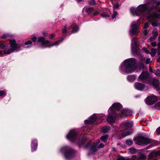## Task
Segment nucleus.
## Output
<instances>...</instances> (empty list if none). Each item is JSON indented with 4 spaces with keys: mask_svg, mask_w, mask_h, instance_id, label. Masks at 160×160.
<instances>
[{
    "mask_svg": "<svg viewBox=\"0 0 160 160\" xmlns=\"http://www.w3.org/2000/svg\"><path fill=\"white\" fill-rule=\"evenodd\" d=\"M135 63V60L134 58L127 59L124 61V65H122L121 66L120 70L122 72H132L136 68L134 66Z\"/></svg>",
    "mask_w": 160,
    "mask_h": 160,
    "instance_id": "1",
    "label": "nucleus"
},
{
    "mask_svg": "<svg viewBox=\"0 0 160 160\" xmlns=\"http://www.w3.org/2000/svg\"><path fill=\"white\" fill-rule=\"evenodd\" d=\"M148 9V6L146 4H144L138 6L136 8H131L130 11L133 15L139 16L141 12H144Z\"/></svg>",
    "mask_w": 160,
    "mask_h": 160,
    "instance_id": "2",
    "label": "nucleus"
},
{
    "mask_svg": "<svg viewBox=\"0 0 160 160\" xmlns=\"http://www.w3.org/2000/svg\"><path fill=\"white\" fill-rule=\"evenodd\" d=\"M9 42L11 48L8 50L4 51V54H9L15 51L18 50L21 47L20 46L18 45L16 43L15 40H10Z\"/></svg>",
    "mask_w": 160,
    "mask_h": 160,
    "instance_id": "3",
    "label": "nucleus"
},
{
    "mask_svg": "<svg viewBox=\"0 0 160 160\" xmlns=\"http://www.w3.org/2000/svg\"><path fill=\"white\" fill-rule=\"evenodd\" d=\"M140 22L139 20L137 21V22H133L132 24L131 29L130 31L131 35H137L139 32L138 28L140 24Z\"/></svg>",
    "mask_w": 160,
    "mask_h": 160,
    "instance_id": "4",
    "label": "nucleus"
},
{
    "mask_svg": "<svg viewBox=\"0 0 160 160\" xmlns=\"http://www.w3.org/2000/svg\"><path fill=\"white\" fill-rule=\"evenodd\" d=\"M136 143L138 145L148 144L150 142V140L143 137L138 136L135 139Z\"/></svg>",
    "mask_w": 160,
    "mask_h": 160,
    "instance_id": "5",
    "label": "nucleus"
},
{
    "mask_svg": "<svg viewBox=\"0 0 160 160\" xmlns=\"http://www.w3.org/2000/svg\"><path fill=\"white\" fill-rule=\"evenodd\" d=\"M62 150L63 151H66L64 155L65 158L67 159L71 158L72 156L73 153L74 152L73 150L67 146L62 148Z\"/></svg>",
    "mask_w": 160,
    "mask_h": 160,
    "instance_id": "6",
    "label": "nucleus"
},
{
    "mask_svg": "<svg viewBox=\"0 0 160 160\" xmlns=\"http://www.w3.org/2000/svg\"><path fill=\"white\" fill-rule=\"evenodd\" d=\"M99 141L100 140H98L97 141L95 142L90 147V150L91 152H95L97 150L98 148H101L104 147V144L102 143H101L98 147L97 146Z\"/></svg>",
    "mask_w": 160,
    "mask_h": 160,
    "instance_id": "7",
    "label": "nucleus"
},
{
    "mask_svg": "<svg viewBox=\"0 0 160 160\" xmlns=\"http://www.w3.org/2000/svg\"><path fill=\"white\" fill-rule=\"evenodd\" d=\"M122 108V105L119 103H116L113 104L112 106L109 108L108 112L110 113V111L113 112L117 110H118Z\"/></svg>",
    "mask_w": 160,
    "mask_h": 160,
    "instance_id": "8",
    "label": "nucleus"
},
{
    "mask_svg": "<svg viewBox=\"0 0 160 160\" xmlns=\"http://www.w3.org/2000/svg\"><path fill=\"white\" fill-rule=\"evenodd\" d=\"M110 113H109V115L107 118V121L109 123L111 124L114 122L115 118V112H113L110 111Z\"/></svg>",
    "mask_w": 160,
    "mask_h": 160,
    "instance_id": "9",
    "label": "nucleus"
},
{
    "mask_svg": "<svg viewBox=\"0 0 160 160\" xmlns=\"http://www.w3.org/2000/svg\"><path fill=\"white\" fill-rule=\"evenodd\" d=\"M158 98L155 96L152 95L147 98V102L149 104H151L157 101Z\"/></svg>",
    "mask_w": 160,
    "mask_h": 160,
    "instance_id": "10",
    "label": "nucleus"
},
{
    "mask_svg": "<svg viewBox=\"0 0 160 160\" xmlns=\"http://www.w3.org/2000/svg\"><path fill=\"white\" fill-rule=\"evenodd\" d=\"M132 52L134 53H137L138 50L137 48V39L134 38H133L132 41Z\"/></svg>",
    "mask_w": 160,
    "mask_h": 160,
    "instance_id": "11",
    "label": "nucleus"
},
{
    "mask_svg": "<svg viewBox=\"0 0 160 160\" xmlns=\"http://www.w3.org/2000/svg\"><path fill=\"white\" fill-rule=\"evenodd\" d=\"M96 119V116L95 114H94L91 116L88 120L85 121L86 124H91L94 122Z\"/></svg>",
    "mask_w": 160,
    "mask_h": 160,
    "instance_id": "12",
    "label": "nucleus"
},
{
    "mask_svg": "<svg viewBox=\"0 0 160 160\" xmlns=\"http://www.w3.org/2000/svg\"><path fill=\"white\" fill-rule=\"evenodd\" d=\"M123 125L125 129H126L127 130H129L132 126L133 123L132 122L126 121L123 123Z\"/></svg>",
    "mask_w": 160,
    "mask_h": 160,
    "instance_id": "13",
    "label": "nucleus"
},
{
    "mask_svg": "<svg viewBox=\"0 0 160 160\" xmlns=\"http://www.w3.org/2000/svg\"><path fill=\"white\" fill-rule=\"evenodd\" d=\"M76 134L75 131H70L68 134L67 135V138L70 140H72L76 137Z\"/></svg>",
    "mask_w": 160,
    "mask_h": 160,
    "instance_id": "14",
    "label": "nucleus"
},
{
    "mask_svg": "<svg viewBox=\"0 0 160 160\" xmlns=\"http://www.w3.org/2000/svg\"><path fill=\"white\" fill-rule=\"evenodd\" d=\"M149 74L147 72H143L139 77V79L142 80H145L148 78Z\"/></svg>",
    "mask_w": 160,
    "mask_h": 160,
    "instance_id": "15",
    "label": "nucleus"
},
{
    "mask_svg": "<svg viewBox=\"0 0 160 160\" xmlns=\"http://www.w3.org/2000/svg\"><path fill=\"white\" fill-rule=\"evenodd\" d=\"M38 41L40 43H41L42 45H45L50 43L49 40H45V38L42 37H40L38 38Z\"/></svg>",
    "mask_w": 160,
    "mask_h": 160,
    "instance_id": "16",
    "label": "nucleus"
},
{
    "mask_svg": "<svg viewBox=\"0 0 160 160\" xmlns=\"http://www.w3.org/2000/svg\"><path fill=\"white\" fill-rule=\"evenodd\" d=\"M134 86L137 89L139 90H142L145 88L144 84L138 82L135 83Z\"/></svg>",
    "mask_w": 160,
    "mask_h": 160,
    "instance_id": "17",
    "label": "nucleus"
},
{
    "mask_svg": "<svg viewBox=\"0 0 160 160\" xmlns=\"http://www.w3.org/2000/svg\"><path fill=\"white\" fill-rule=\"evenodd\" d=\"M130 111L128 109H123L121 112V115L122 117H125L129 115Z\"/></svg>",
    "mask_w": 160,
    "mask_h": 160,
    "instance_id": "18",
    "label": "nucleus"
},
{
    "mask_svg": "<svg viewBox=\"0 0 160 160\" xmlns=\"http://www.w3.org/2000/svg\"><path fill=\"white\" fill-rule=\"evenodd\" d=\"M153 86L155 88H158L159 82V81L158 80L152 79L150 80Z\"/></svg>",
    "mask_w": 160,
    "mask_h": 160,
    "instance_id": "19",
    "label": "nucleus"
},
{
    "mask_svg": "<svg viewBox=\"0 0 160 160\" xmlns=\"http://www.w3.org/2000/svg\"><path fill=\"white\" fill-rule=\"evenodd\" d=\"M37 146V141L35 139L32 141L31 144V148L33 151L36 150Z\"/></svg>",
    "mask_w": 160,
    "mask_h": 160,
    "instance_id": "20",
    "label": "nucleus"
},
{
    "mask_svg": "<svg viewBox=\"0 0 160 160\" xmlns=\"http://www.w3.org/2000/svg\"><path fill=\"white\" fill-rule=\"evenodd\" d=\"M121 133L123 137L128 136L132 133V131H122Z\"/></svg>",
    "mask_w": 160,
    "mask_h": 160,
    "instance_id": "21",
    "label": "nucleus"
},
{
    "mask_svg": "<svg viewBox=\"0 0 160 160\" xmlns=\"http://www.w3.org/2000/svg\"><path fill=\"white\" fill-rule=\"evenodd\" d=\"M151 23L152 26L154 27L158 26L160 25V22L156 20L152 21Z\"/></svg>",
    "mask_w": 160,
    "mask_h": 160,
    "instance_id": "22",
    "label": "nucleus"
},
{
    "mask_svg": "<svg viewBox=\"0 0 160 160\" xmlns=\"http://www.w3.org/2000/svg\"><path fill=\"white\" fill-rule=\"evenodd\" d=\"M108 138V136L107 135H105L102 136L100 138L102 142H105L107 140Z\"/></svg>",
    "mask_w": 160,
    "mask_h": 160,
    "instance_id": "23",
    "label": "nucleus"
},
{
    "mask_svg": "<svg viewBox=\"0 0 160 160\" xmlns=\"http://www.w3.org/2000/svg\"><path fill=\"white\" fill-rule=\"evenodd\" d=\"M157 52V50L156 49H152L151 50V52L150 54L152 57H154L156 55Z\"/></svg>",
    "mask_w": 160,
    "mask_h": 160,
    "instance_id": "24",
    "label": "nucleus"
},
{
    "mask_svg": "<svg viewBox=\"0 0 160 160\" xmlns=\"http://www.w3.org/2000/svg\"><path fill=\"white\" fill-rule=\"evenodd\" d=\"M62 40H58L57 41L55 42L53 44H51L48 46V47L50 48L51 47H52L54 46H56L58 45V44H59L61 42H62Z\"/></svg>",
    "mask_w": 160,
    "mask_h": 160,
    "instance_id": "25",
    "label": "nucleus"
},
{
    "mask_svg": "<svg viewBox=\"0 0 160 160\" xmlns=\"http://www.w3.org/2000/svg\"><path fill=\"white\" fill-rule=\"evenodd\" d=\"M152 16L153 18H160V13H154Z\"/></svg>",
    "mask_w": 160,
    "mask_h": 160,
    "instance_id": "26",
    "label": "nucleus"
},
{
    "mask_svg": "<svg viewBox=\"0 0 160 160\" xmlns=\"http://www.w3.org/2000/svg\"><path fill=\"white\" fill-rule=\"evenodd\" d=\"M79 30V28L77 26H75L73 27L72 30V33H75L77 32Z\"/></svg>",
    "mask_w": 160,
    "mask_h": 160,
    "instance_id": "27",
    "label": "nucleus"
},
{
    "mask_svg": "<svg viewBox=\"0 0 160 160\" xmlns=\"http://www.w3.org/2000/svg\"><path fill=\"white\" fill-rule=\"evenodd\" d=\"M146 158V156L145 155L141 154L138 158V160H145Z\"/></svg>",
    "mask_w": 160,
    "mask_h": 160,
    "instance_id": "28",
    "label": "nucleus"
},
{
    "mask_svg": "<svg viewBox=\"0 0 160 160\" xmlns=\"http://www.w3.org/2000/svg\"><path fill=\"white\" fill-rule=\"evenodd\" d=\"M67 28V26H63L62 28V32L63 33L65 34L67 32L66 29Z\"/></svg>",
    "mask_w": 160,
    "mask_h": 160,
    "instance_id": "29",
    "label": "nucleus"
},
{
    "mask_svg": "<svg viewBox=\"0 0 160 160\" xmlns=\"http://www.w3.org/2000/svg\"><path fill=\"white\" fill-rule=\"evenodd\" d=\"M128 79V80L132 81L134 79V77L132 75L128 76L127 77Z\"/></svg>",
    "mask_w": 160,
    "mask_h": 160,
    "instance_id": "30",
    "label": "nucleus"
},
{
    "mask_svg": "<svg viewBox=\"0 0 160 160\" xmlns=\"http://www.w3.org/2000/svg\"><path fill=\"white\" fill-rule=\"evenodd\" d=\"M6 92L3 91H0V97H3L5 96Z\"/></svg>",
    "mask_w": 160,
    "mask_h": 160,
    "instance_id": "31",
    "label": "nucleus"
},
{
    "mask_svg": "<svg viewBox=\"0 0 160 160\" xmlns=\"http://www.w3.org/2000/svg\"><path fill=\"white\" fill-rule=\"evenodd\" d=\"M126 143L128 145H131L133 144V142L131 140H128L126 141Z\"/></svg>",
    "mask_w": 160,
    "mask_h": 160,
    "instance_id": "32",
    "label": "nucleus"
},
{
    "mask_svg": "<svg viewBox=\"0 0 160 160\" xmlns=\"http://www.w3.org/2000/svg\"><path fill=\"white\" fill-rule=\"evenodd\" d=\"M155 75L158 77H160V71L158 70H157L154 72Z\"/></svg>",
    "mask_w": 160,
    "mask_h": 160,
    "instance_id": "33",
    "label": "nucleus"
},
{
    "mask_svg": "<svg viewBox=\"0 0 160 160\" xmlns=\"http://www.w3.org/2000/svg\"><path fill=\"white\" fill-rule=\"evenodd\" d=\"M93 10V8H88L86 9V11L88 13H90Z\"/></svg>",
    "mask_w": 160,
    "mask_h": 160,
    "instance_id": "34",
    "label": "nucleus"
},
{
    "mask_svg": "<svg viewBox=\"0 0 160 160\" xmlns=\"http://www.w3.org/2000/svg\"><path fill=\"white\" fill-rule=\"evenodd\" d=\"M86 138H85L83 139H82L81 140V142H79L78 143L79 146H81V145L84 142L85 140H86Z\"/></svg>",
    "mask_w": 160,
    "mask_h": 160,
    "instance_id": "35",
    "label": "nucleus"
},
{
    "mask_svg": "<svg viewBox=\"0 0 160 160\" xmlns=\"http://www.w3.org/2000/svg\"><path fill=\"white\" fill-rule=\"evenodd\" d=\"M101 16L103 18H107L109 16L105 12H103L102 13Z\"/></svg>",
    "mask_w": 160,
    "mask_h": 160,
    "instance_id": "36",
    "label": "nucleus"
},
{
    "mask_svg": "<svg viewBox=\"0 0 160 160\" xmlns=\"http://www.w3.org/2000/svg\"><path fill=\"white\" fill-rule=\"evenodd\" d=\"M142 50L147 54H149L150 53V52L148 50H147L146 48H142Z\"/></svg>",
    "mask_w": 160,
    "mask_h": 160,
    "instance_id": "37",
    "label": "nucleus"
},
{
    "mask_svg": "<svg viewBox=\"0 0 160 160\" xmlns=\"http://www.w3.org/2000/svg\"><path fill=\"white\" fill-rule=\"evenodd\" d=\"M89 3L91 5H94L95 4L96 2L94 0H91L89 2Z\"/></svg>",
    "mask_w": 160,
    "mask_h": 160,
    "instance_id": "38",
    "label": "nucleus"
},
{
    "mask_svg": "<svg viewBox=\"0 0 160 160\" xmlns=\"http://www.w3.org/2000/svg\"><path fill=\"white\" fill-rule=\"evenodd\" d=\"M129 152L132 153H134L136 152V149L134 148H130L129 149Z\"/></svg>",
    "mask_w": 160,
    "mask_h": 160,
    "instance_id": "39",
    "label": "nucleus"
},
{
    "mask_svg": "<svg viewBox=\"0 0 160 160\" xmlns=\"http://www.w3.org/2000/svg\"><path fill=\"white\" fill-rule=\"evenodd\" d=\"M5 47V46L4 44H3L2 42H0V49H3Z\"/></svg>",
    "mask_w": 160,
    "mask_h": 160,
    "instance_id": "40",
    "label": "nucleus"
},
{
    "mask_svg": "<svg viewBox=\"0 0 160 160\" xmlns=\"http://www.w3.org/2000/svg\"><path fill=\"white\" fill-rule=\"evenodd\" d=\"M110 129V127L109 126H104L102 130H109Z\"/></svg>",
    "mask_w": 160,
    "mask_h": 160,
    "instance_id": "41",
    "label": "nucleus"
},
{
    "mask_svg": "<svg viewBox=\"0 0 160 160\" xmlns=\"http://www.w3.org/2000/svg\"><path fill=\"white\" fill-rule=\"evenodd\" d=\"M117 13L116 12L114 11L113 13V14L112 16V19L114 18H115L116 16H117Z\"/></svg>",
    "mask_w": 160,
    "mask_h": 160,
    "instance_id": "42",
    "label": "nucleus"
},
{
    "mask_svg": "<svg viewBox=\"0 0 160 160\" xmlns=\"http://www.w3.org/2000/svg\"><path fill=\"white\" fill-rule=\"evenodd\" d=\"M152 36L153 37H154L155 38H156L158 36L157 32H153L152 33Z\"/></svg>",
    "mask_w": 160,
    "mask_h": 160,
    "instance_id": "43",
    "label": "nucleus"
},
{
    "mask_svg": "<svg viewBox=\"0 0 160 160\" xmlns=\"http://www.w3.org/2000/svg\"><path fill=\"white\" fill-rule=\"evenodd\" d=\"M151 62V59L150 58H148L146 59V63L147 64H149Z\"/></svg>",
    "mask_w": 160,
    "mask_h": 160,
    "instance_id": "44",
    "label": "nucleus"
},
{
    "mask_svg": "<svg viewBox=\"0 0 160 160\" xmlns=\"http://www.w3.org/2000/svg\"><path fill=\"white\" fill-rule=\"evenodd\" d=\"M151 45L154 47L156 46L157 45V44L155 42H152L151 43Z\"/></svg>",
    "mask_w": 160,
    "mask_h": 160,
    "instance_id": "45",
    "label": "nucleus"
},
{
    "mask_svg": "<svg viewBox=\"0 0 160 160\" xmlns=\"http://www.w3.org/2000/svg\"><path fill=\"white\" fill-rule=\"evenodd\" d=\"M32 43V42L31 41H28L25 43V45H28L31 44Z\"/></svg>",
    "mask_w": 160,
    "mask_h": 160,
    "instance_id": "46",
    "label": "nucleus"
},
{
    "mask_svg": "<svg viewBox=\"0 0 160 160\" xmlns=\"http://www.w3.org/2000/svg\"><path fill=\"white\" fill-rule=\"evenodd\" d=\"M156 38H155L154 37H153L152 36L149 38V40L150 41H151L154 40Z\"/></svg>",
    "mask_w": 160,
    "mask_h": 160,
    "instance_id": "47",
    "label": "nucleus"
},
{
    "mask_svg": "<svg viewBox=\"0 0 160 160\" xmlns=\"http://www.w3.org/2000/svg\"><path fill=\"white\" fill-rule=\"evenodd\" d=\"M36 39H37V38L36 37H35V36H34V37H33L31 39H32V40L33 42H35V41H36Z\"/></svg>",
    "mask_w": 160,
    "mask_h": 160,
    "instance_id": "48",
    "label": "nucleus"
},
{
    "mask_svg": "<svg viewBox=\"0 0 160 160\" xmlns=\"http://www.w3.org/2000/svg\"><path fill=\"white\" fill-rule=\"evenodd\" d=\"M148 26H149V25H148V23H146L144 24L143 28H147L148 27Z\"/></svg>",
    "mask_w": 160,
    "mask_h": 160,
    "instance_id": "49",
    "label": "nucleus"
},
{
    "mask_svg": "<svg viewBox=\"0 0 160 160\" xmlns=\"http://www.w3.org/2000/svg\"><path fill=\"white\" fill-rule=\"evenodd\" d=\"M155 107L158 108H160V102H158V103L156 104Z\"/></svg>",
    "mask_w": 160,
    "mask_h": 160,
    "instance_id": "50",
    "label": "nucleus"
},
{
    "mask_svg": "<svg viewBox=\"0 0 160 160\" xmlns=\"http://www.w3.org/2000/svg\"><path fill=\"white\" fill-rule=\"evenodd\" d=\"M8 37V36L5 34L1 36V38L3 39H5V38H7Z\"/></svg>",
    "mask_w": 160,
    "mask_h": 160,
    "instance_id": "51",
    "label": "nucleus"
},
{
    "mask_svg": "<svg viewBox=\"0 0 160 160\" xmlns=\"http://www.w3.org/2000/svg\"><path fill=\"white\" fill-rule=\"evenodd\" d=\"M55 37V35L54 34H51L49 36V38L52 39L53 38Z\"/></svg>",
    "mask_w": 160,
    "mask_h": 160,
    "instance_id": "52",
    "label": "nucleus"
},
{
    "mask_svg": "<svg viewBox=\"0 0 160 160\" xmlns=\"http://www.w3.org/2000/svg\"><path fill=\"white\" fill-rule=\"evenodd\" d=\"M131 160H135L136 159V157L135 156H133L131 158Z\"/></svg>",
    "mask_w": 160,
    "mask_h": 160,
    "instance_id": "53",
    "label": "nucleus"
},
{
    "mask_svg": "<svg viewBox=\"0 0 160 160\" xmlns=\"http://www.w3.org/2000/svg\"><path fill=\"white\" fill-rule=\"evenodd\" d=\"M124 158L122 157H119L117 160H124Z\"/></svg>",
    "mask_w": 160,
    "mask_h": 160,
    "instance_id": "54",
    "label": "nucleus"
},
{
    "mask_svg": "<svg viewBox=\"0 0 160 160\" xmlns=\"http://www.w3.org/2000/svg\"><path fill=\"white\" fill-rule=\"evenodd\" d=\"M147 3H149L152 2H154V0H146Z\"/></svg>",
    "mask_w": 160,
    "mask_h": 160,
    "instance_id": "55",
    "label": "nucleus"
},
{
    "mask_svg": "<svg viewBox=\"0 0 160 160\" xmlns=\"http://www.w3.org/2000/svg\"><path fill=\"white\" fill-rule=\"evenodd\" d=\"M143 34L145 35H147L148 33L147 30H145L143 31Z\"/></svg>",
    "mask_w": 160,
    "mask_h": 160,
    "instance_id": "56",
    "label": "nucleus"
},
{
    "mask_svg": "<svg viewBox=\"0 0 160 160\" xmlns=\"http://www.w3.org/2000/svg\"><path fill=\"white\" fill-rule=\"evenodd\" d=\"M119 5L118 4H115L114 5V7L116 8H117L119 7Z\"/></svg>",
    "mask_w": 160,
    "mask_h": 160,
    "instance_id": "57",
    "label": "nucleus"
},
{
    "mask_svg": "<svg viewBox=\"0 0 160 160\" xmlns=\"http://www.w3.org/2000/svg\"><path fill=\"white\" fill-rule=\"evenodd\" d=\"M91 141H90L88 143L87 145L86 146V148H88L90 146V144H91Z\"/></svg>",
    "mask_w": 160,
    "mask_h": 160,
    "instance_id": "58",
    "label": "nucleus"
},
{
    "mask_svg": "<svg viewBox=\"0 0 160 160\" xmlns=\"http://www.w3.org/2000/svg\"><path fill=\"white\" fill-rule=\"evenodd\" d=\"M99 13V12L97 11H95L93 13V14L94 15H98V14Z\"/></svg>",
    "mask_w": 160,
    "mask_h": 160,
    "instance_id": "59",
    "label": "nucleus"
},
{
    "mask_svg": "<svg viewBox=\"0 0 160 160\" xmlns=\"http://www.w3.org/2000/svg\"><path fill=\"white\" fill-rule=\"evenodd\" d=\"M149 70L151 72H152V70L150 67H149Z\"/></svg>",
    "mask_w": 160,
    "mask_h": 160,
    "instance_id": "60",
    "label": "nucleus"
},
{
    "mask_svg": "<svg viewBox=\"0 0 160 160\" xmlns=\"http://www.w3.org/2000/svg\"><path fill=\"white\" fill-rule=\"evenodd\" d=\"M3 54V53L2 51H0V56H2Z\"/></svg>",
    "mask_w": 160,
    "mask_h": 160,
    "instance_id": "61",
    "label": "nucleus"
},
{
    "mask_svg": "<svg viewBox=\"0 0 160 160\" xmlns=\"http://www.w3.org/2000/svg\"><path fill=\"white\" fill-rule=\"evenodd\" d=\"M157 133L158 134H160V131H157Z\"/></svg>",
    "mask_w": 160,
    "mask_h": 160,
    "instance_id": "62",
    "label": "nucleus"
},
{
    "mask_svg": "<svg viewBox=\"0 0 160 160\" xmlns=\"http://www.w3.org/2000/svg\"><path fill=\"white\" fill-rule=\"evenodd\" d=\"M159 4H160V1L157 2L156 4V5H158Z\"/></svg>",
    "mask_w": 160,
    "mask_h": 160,
    "instance_id": "63",
    "label": "nucleus"
},
{
    "mask_svg": "<svg viewBox=\"0 0 160 160\" xmlns=\"http://www.w3.org/2000/svg\"><path fill=\"white\" fill-rule=\"evenodd\" d=\"M158 47H160V42L158 43Z\"/></svg>",
    "mask_w": 160,
    "mask_h": 160,
    "instance_id": "64",
    "label": "nucleus"
}]
</instances>
